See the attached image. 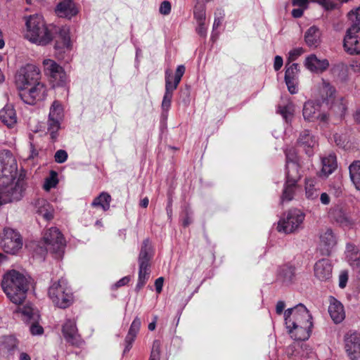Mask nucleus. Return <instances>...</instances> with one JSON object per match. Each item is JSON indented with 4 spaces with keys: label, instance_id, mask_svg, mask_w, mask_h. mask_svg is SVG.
I'll return each instance as SVG.
<instances>
[{
    "label": "nucleus",
    "instance_id": "36",
    "mask_svg": "<svg viewBox=\"0 0 360 360\" xmlns=\"http://www.w3.org/2000/svg\"><path fill=\"white\" fill-rule=\"evenodd\" d=\"M330 110L337 116L343 117L347 111V103L342 97L335 98L329 104Z\"/></svg>",
    "mask_w": 360,
    "mask_h": 360
},
{
    "label": "nucleus",
    "instance_id": "40",
    "mask_svg": "<svg viewBox=\"0 0 360 360\" xmlns=\"http://www.w3.org/2000/svg\"><path fill=\"white\" fill-rule=\"evenodd\" d=\"M111 201L110 195L107 193H101L91 202L94 207H101L103 211H107L110 208Z\"/></svg>",
    "mask_w": 360,
    "mask_h": 360
},
{
    "label": "nucleus",
    "instance_id": "50",
    "mask_svg": "<svg viewBox=\"0 0 360 360\" xmlns=\"http://www.w3.org/2000/svg\"><path fill=\"white\" fill-rule=\"evenodd\" d=\"M303 53L304 50L302 48H296L290 51L288 53L286 63H290V64H292V62L295 61Z\"/></svg>",
    "mask_w": 360,
    "mask_h": 360
},
{
    "label": "nucleus",
    "instance_id": "10",
    "mask_svg": "<svg viewBox=\"0 0 360 360\" xmlns=\"http://www.w3.org/2000/svg\"><path fill=\"white\" fill-rule=\"evenodd\" d=\"M18 166L15 158L8 150L0 152V182L17 176Z\"/></svg>",
    "mask_w": 360,
    "mask_h": 360
},
{
    "label": "nucleus",
    "instance_id": "4",
    "mask_svg": "<svg viewBox=\"0 0 360 360\" xmlns=\"http://www.w3.org/2000/svg\"><path fill=\"white\" fill-rule=\"evenodd\" d=\"M49 296L53 302L60 308H66L72 302L71 290L65 279L54 282L49 289Z\"/></svg>",
    "mask_w": 360,
    "mask_h": 360
},
{
    "label": "nucleus",
    "instance_id": "7",
    "mask_svg": "<svg viewBox=\"0 0 360 360\" xmlns=\"http://www.w3.org/2000/svg\"><path fill=\"white\" fill-rule=\"evenodd\" d=\"M63 117L64 110L61 103L58 101H54L50 107L47 120V134L53 141L58 136V131L61 128Z\"/></svg>",
    "mask_w": 360,
    "mask_h": 360
},
{
    "label": "nucleus",
    "instance_id": "11",
    "mask_svg": "<svg viewBox=\"0 0 360 360\" xmlns=\"http://www.w3.org/2000/svg\"><path fill=\"white\" fill-rule=\"evenodd\" d=\"M304 214L298 209L288 211L286 217L278 223L277 230L279 232L290 233L299 229L304 219Z\"/></svg>",
    "mask_w": 360,
    "mask_h": 360
},
{
    "label": "nucleus",
    "instance_id": "59",
    "mask_svg": "<svg viewBox=\"0 0 360 360\" xmlns=\"http://www.w3.org/2000/svg\"><path fill=\"white\" fill-rule=\"evenodd\" d=\"M309 2H314V0H292L293 6H297L301 8L306 9Z\"/></svg>",
    "mask_w": 360,
    "mask_h": 360
},
{
    "label": "nucleus",
    "instance_id": "55",
    "mask_svg": "<svg viewBox=\"0 0 360 360\" xmlns=\"http://www.w3.org/2000/svg\"><path fill=\"white\" fill-rule=\"evenodd\" d=\"M55 161L58 163H63L68 159V153L64 150H58L54 155Z\"/></svg>",
    "mask_w": 360,
    "mask_h": 360
},
{
    "label": "nucleus",
    "instance_id": "51",
    "mask_svg": "<svg viewBox=\"0 0 360 360\" xmlns=\"http://www.w3.org/2000/svg\"><path fill=\"white\" fill-rule=\"evenodd\" d=\"M30 323V331L32 335H41L44 333V328L38 323V321Z\"/></svg>",
    "mask_w": 360,
    "mask_h": 360
},
{
    "label": "nucleus",
    "instance_id": "52",
    "mask_svg": "<svg viewBox=\"0 0 360 360\" xmlns=\"http://www.w3.org/2000/svg\"><path fill=\"white\" fill-rule=\"evenodd\" d=\"M286 86L289 92L292 94H297L298 91V80L285 79Z\"/></svg>",
    "mask_w": 360,
    "mask_h": 360
},
{
    "label": "nucleus",
    "instance_id": "9",
    "mask_svg": "<svg viewBox=\"0 0 360 360\" xmlns=\"http://www.w3.org/2000/svg\"><path fill=\"white\" fill-rule=\"evenodd\" d=\"M44 72L53 86L66 84L68 77L63 68L52 59H44L42 62Z\"/></svg>",
    "mask_w": 360,
    "mask_h": 360
},
{
    "label": "nucleus",
    "instance_id": "17",
    "mask_svg": "<svg viewBox=\"0 0 360 360\" xmlns=\"http://www.w3.org/2000/svg\"><path fill=\"white\" fill-rule=\"evenodd\" d=\"M337 237L330 229L322 232L319 236V250L322 255L328 256L337 245Z\"/></svg>",
    "mask_w": 360,
    "mask_h": 360
},
{
    "label": "nucleus",
    "instance_id": "39",
    "mask_svg": "<svg viewBox=\"0 0 360 360\" xmlns=\"http://www.w3.org/2000/svg\"><path fill=\"white\" fill-rule=\"evenodd\" d=\"M349 176L357 190L360 191V161H354L349 167Z\"/></svg>",
    "mask_w": 360,
    "mask_h": 360
},
{
    "label": "nucleus",
    "instance_id": "61",
    "mask_svg": "<svg viewBox=\"0 0 360 360\" xmlns=\"http://www.w3.org/2000/svg\"><path fill=\"white\" fill-rule=\"evenodd\" d=\"M283 64V58L280 56H276L274 58V68L276 71L279 70Z\"/></svg>",
    "mask_w": 360,
    "mask_h": 360
},
{
    "label": "nucleus",
    "instance_id": "62",
    "mask_svg": "<svg viewBox=\"0 0 360 360\" xmlns=\"http://www.w3.org/2000/svg\"><path fill=\"white\" fill-rule=\"evenodd\" d=\"M196 32L198 34L202 37H205L207 34V28L205 25V22L198 23V27L196 28Z\"/></svg>",
    "mask_w": 360,
    "mask_h": 360
},
{
    "label": "nucleus",
    "instance_id": "1",
    "mask_svg": "<svg viewBox=\"0 0 360 360\" xmlns=\"http://www.w3.org/2000/svg\"><path fill=\"white\" fill-rule=\"evenodd\" d=\"M29 278L16 270H11L3 277L1 287L7 298L16 305L22 304L29 290Z\"/></svg>",
    "mask_w": 360,
    "mask_h": 360
},
{
    "label": "nucleus",
    "instance_id": "42",
    "mask_svg": "<svg viewBox=\"0 0 360 360\" xmlns=\"http://www.w3.org/2000/svg\"><path fill=\"white\" fill-rule=\"evenodd\" d=\"M346 256L350 265L359 266L360 264L359 257L358 256V250L353 244H347L346 247Z\"/></svg>",
    "mask_w": 360,
    "mask_h": 360
},
{
    "label": "nucleus",
    "instance_id": "5",
    "mask_svg": "<svg viewBox=\"0 0 360 360\" xmlns=\"http://www.w3.org/2000/svg\"><path fill=\"white\" fill-rule=\"evenodd\" d=\"M284 318L287 328L297 327V326L303 324L312 326V317L306 307L302 304H299L285 310Z\"/></svg>",
    "mask_w": 360,
    "mask_h": 360
},
{
    "label": "nucleus",
    "instance_id": "58",
    "mask_svg": "<svg viewBox=\"0 0 360 360\" xmlns=\"http://www.w3.org/2000/svg\"><path fill=\"white\" fill-rule=\"evenodd\" d=\"M224 18V13L222 11H219V16H215L213 23V32L217 30L221 25Z\"/></svg>",
    "mask_w": 360,
    "mask_h": 360
},
{
    "label": "nucleus",
    "instance_id": "22",
    "mask_svg": "<svg viewBox=\"0 0 360 360\" xmlns=\"http://www.w3.org/2000/svg\"><path fill=\"white\" fill-rule=\"evenodd\" d=\"M297 144L305 150L307 155L311 156L314 154V148L316 147L317 141L308 130H304L300 133Z\"/></svg>",
    "mask_w": 360,
    "mask_h": 360
},
{
    "label": "nucleus",
    "instance_id": "13",
    "mask_svg": "<svg viewBox=\"0 0 360 360\" xmlns=\"http://www.w3.org/2000/svg\"><path fill=\"white\" fill-rule=\"evenodd\" d=\"M20 96L24 103L34 105L37 102L43 101L46 96V88L39 82L34 84L30 89H25L20 93Z\"/></svg>",
    "mask_w": 360,
    "mask_h": 360
},
{
    "label": "nucleus",
    "instance_id": "19",
    "mask_svg": "<svg viewBox=\"0 0 360 360\" xmlns=\"http://www.w3.org/2000/svg\"><path fill=\"white\" fill-rule=\"evenodd\" d=\"M315 277L321 281H328L332 278L333 267L326 259L317 261L314 267Z\"/></svg>",
    "mask_w": 360,
    "mask_h": 360
},
{
    "label": "nucleus",
    "instance_id": "47",
    "mask_svg": "<svg viewBox=\"0 0 360 360\" xmlns=\"http://www.w3.org/2000/svg\"><path fill=\"white\" fill-rule=\"evenodd\" d=\"M173 78L172 74L169 70L165 72V92L172 94L173 91L176 89V85L172 83V79Z\"/></svg>",
    "mask_w": 360,
    "mask_h": 360
},
{
    "label": "nucleus",
    "instance_id": "38",
    "mask_svg": "<svg viewBox=\"0 0 360 360\" xmlns=\"http://www.w3.org/2000/svg\"><path fill=\"white\" fill-rule=\"evenodd\" d=\"M297 186V183L285 181L283 193L281 197V203L290 202L293 199Z\"/></svg>",
    "mask_w": 360,
    "mask_h": 360
},
{
    "label": "nucleus",
    "instance_id": "24",
    "mask_svg": "<svg viewBox=\"0 0 360 360\" xmlns=\"http://www.w3.org/2000/svg\"><path fill=\"white\" fill-rule=\"evenodd\" d=\"M328 312L335 323H341L345 318V312L342 304L333 297H330Z\"/></svg>",
    "mask_w": 360,
    "mask_h": 360
},
{
    "label": "nucleus",
    "instance_id": "56",
    "mask_svg": "<svg viewBox=\"0 0 360 360\" xmlns=\"http://www.w3.org/2000/svg\"><path fill=\"white\" fill-rule=\"evenodd\" d=\"M159 11L161 14L167 15L171 12V4L168 1H164L161 3Z\"/></svg>",
    "mask_w": 360,
    "mask_h": 360
},
{
    "label": "nucleus",
    "instance_id": "20",
    "mask_svg": "<svg viewBox=\"0 0 360 360\" xmlns=\"http://www.w3.org/2000/svg\"><path fill=\"white\" fill-rule=\"evenodd\" d=\"M345 350L350 360H360V335L354 333L345 340Z\"/></svg>",
    "mask_w": 360,
    "mask_h": 360
},
{
    "label": "nucleus",
    "instance_id": "60",
    "mask_svg": "<svg viewBox=\"0 0 360 360\" xmlns=\"http://www.w3.org/2000/svg\"><path fill=\"white\" fill-rule=\"evenodd\" d=\"M194 17L197 20L198 23H202L205 22V12L204 10L195 11L194 12Z\"/></svg>",
    "mask_w": 360,
    "mask_h": 360
},
{
    "label": "nucleus",
    "instance_id": "28",
    "mask_svg": "<svg viewBox=\"0 0 360 360\" xmlns=\"http://www.w3.org/2000/svg\"><path fill=\"white\" fill-rule=\"evenodd\" d=\"M141 327V320L139 317H136L132 321L129 332L125 338V347L124 349V354L128 352L135 340L137 333H139Z\"/></svg>",
    "mask_w": 360,
    "mask_h": 360
},
{
    "label": "nucleus",
    "instance_id": "34",
    "mask_svg": "<svg viewBox=\"0 0 360 360\" xmlns=\"http://www.w3.org/2000/svg\"><path fill=\"white\" fill-rule=\"evenodd\" d=\"M152 246L148 239L143 240L139 257V265L149 266V261L152 257Z\"/></svg>",
    "mask_w": 360,
    "mask_h": 360
},
{
    "label": "nucleus",
    "instance_id": "41",
    "mask_svg": "<svg viewBox=\"0 0 360 360\" xmlns=\"http://www.w3.org/2000/svg\"><path fill=\"white\" fill-rule=\"evenodd\" d=\"M295 276L294 268L288 264H285L279 267L278 271V278L283 282H290Z\"/></svg>",
    "mask_w": 360,
    "mask_h": 360
},
{
    "label": "nucleus",
    "instance_id": "2",
    "mask_svg": "<svg viewBox=\"0 0 360 360\" xmlns=\"http://www.w3.org/2000/svg\"><path fill=\"white\" fill-rule=\"evenodd\" d=\"M25 20L26 27L25 37L30 42L39 46H46L53 40V32L41 15L34 14L26 16Z\"/></svg>",
    "mask_w": 360,
    "mask_h": 360
},
{
    "label": "nucleus",
    "instance_id": "45",
    "mask_svg": "<svg viewBox=\"0 0 360 360\" xmlns=\"http://www.w3.org/2000/svg\"><path fill=\"white\" fill-rule=\"evenodd\" d=\"M278 111L286 122L291 121L295 111L294 105L288 103L284 106H279Z\"/></svg>",
    "mask_w": 360,
    "mask_h": 360
},
{
    "label": "nucleus",
    "instance_id": "14",
    "mask_svg": "<svg viewBox=\"0 0 360 360\" xmlns=\"http://www.w3.org/2000/svg\"><path fill=\"white\" fill-rule=\"evenodd\" d=\"M302 114L304 120L309 122L326 123L328 120V115L321 110L319 103L313 101H307L304 103Z\"/></svg>",
    "mask_w": 360,
    "mask_h": 360
},
{
    "label": "nucleus",
    "instance_id": "27",
    "mask_svg": "<svg viewBox=\"0 0 360 360\" xmlns=\"http://www.w3.org/2000/svg\"><path fill=\"white\" fill-rule=\"evenodd\" d=\"M0 120L9 128H13L16 125L18 118L12 105H6L0 110Z\"/></svg>",
    "mask_w": 360,
    "mask_h": 360
},
{
    "label": "nucleus",
    "instance_id": "25",
    "mask_svg": "<svg viewBox=\"0 0 360 360\" xmlns=\"http://www.w3.org/2000/svg\"><path fill=\"white\" fill-rule=\"evenodd\" d=\"M304 65L312 72H322L329 66V62L327 59H319L316 55H310L305 61Z\"/></svg>",
    "mask_w": 360,
    "mask_h": 360
},
{
    "label": "nucleus",
    "instance_id": "37",
    "mask_svg": "<svg viewBox=\"0 0 360 360\" xmlns=\"http://www.w3.org/2000/svg\"><path fill=\"white\" fill-rule=\"evenodd\" d=\"M16 312L20 313L22 319L26 322L36 321L39 319L38 311L31 304H26L22 308L18 309Z\"/></svg>",
    "mask_w": 360,
    "mask_h": 360
},
{
    "label": "nucleus",
    "instance_id": "64",
    "mask_svg": "<svg viewBox=\"0 0 360 360\" xmlns=\"http://www.w3.org/2000/svg\"><path fill=\"white\" fill-rule=\"evenodd\" d=\"M320 201L324 205H328L330 202V198L326 193H322L320 196Z\"/></svg>",
    "mask_w": 360,
    "mask_h": 360
},
{
    "label": "nucleus",
    "instance_id": "26",
    "mask_svg": "<svg viewBox=\"0 0 360 360\" xmlns=\"http://www.w3.org/2000/svg\"><path fill=\"white\" fill-rule=\"evenodd\" d=\"M34 207L36 212L46 221H50L53 218L54 209L46 200L44 198L36 200L34 202Z\"/></svg>",
    "mask_w": 360,
    "mask_h": 360
},
{
    "label": "nucleus",
    "instance_id": "12",
    "mask_svg": "<svg viewBox=\"0 0 360 360\" xmlns=\"http://www.w3.org/2000/svg\"><path fill=\"white\" fill-rule=\"evenodd\" d=\"M0 245L6 253L15 255L22 246V241L18 232L10 228L4 229Z\"/></svg>",
    "mask_w": 360,
    "mask_h": 360
},
{
    "label": "nucleus",
    "instance_id": "35",
    "mask_svg": "<svg viewBox=\"0 0 360 360\" xmlns=\"http://www.w3.org/2000/svg\"><path fill=\"white\" fill-rule=\"evenodd\" d=\"M317 181L314 178L304 179L305 196L308 200H316L319 196V188H316Z\"/></svg>",
    "mask_w": 360,
    "mask_h": 360
},
{
    "label": "nucleus",
    "instance_id": "31",
    "mask_svg": "<svg viewBox=\"0 0 360 360\" xmlns=\"http://www.w3.org/2000/svg\"><path fill=\"white\" fill-rule=\"evenodd\" d=\"M304 41L309 47L316 48L321 44V32L316 26L310 27L304 34Z\"/></svg>",
    "mask_w": 360,
    "mask_h": 360
},
{
    "label": "nucleus",
    "instance_id": "46",
    "mask_svg": "<svg viewBox=\"0 0 360 360\" xmlns=\"http://www.w3.org/2000/svg\"><path fill=\"white\" fill-rule=\"evenodd\" d=\"M58 183V174L55 171H51L49 177L45 179L43 188L45 191H49L51 188H55Z\"/></svg>",
    "mask_w": 360,
    "mask_h": 360
},
{
    "label": "nucleus",
    "instance_id": "30",
    "mask_svg": "<svg viewBox=\"0 0 360 360\" xmlns=\"http://www.w3.org/2000/svg\"><path fill=\"white\" fill-rule=\"evenodd\" d=\"M312 326L307 324L299 325L297 327L288 328L292 338L297 341H304L309 338V333Z\"/></svg>",
    "mask_w": 360,
    "mask_h": 360
},
{
    "label": "nucleus",
    "instance_id": "3",
    "mask_svg": "<svg viewBox=\"0 0 360 360\" xmlns=\"http://www.w3.org/2000/svg\"><path fill=\"white\" fill-rule=\"evenodd\" d=\"M26 188L27 184L20 176L0 182V206L21 200Z\"/></svg>",
    "mask_w": 360,
    "mask_h": 360
},
{
    "label": "nucleus",
    "instance_id": "43",
    "mask_svg": "<svg viewBox=\"0 0 360 360\" xmlns=\"http://www.w3.org/2000/svg\"><path fill=\"white\" fill-rule=\"evenodd\" d=\"M299 72L300 69L297 63H285V79L298 80Z\"/></svg>",
    "mask_w": 360,
    "mask_h": 360
},
{
    "label": "nucleus",
    "instance_id": "32",
    "mask_svg": "<svg viewBox=\"0 0 360 360\" xmlns=\"http://www.w3.org/2000/svg\"><path fill=\"white\" fill-rule=\"evenodd\" d=\"M335 90L334 87L328 82L323 80L319 86V95L322 101L329 104V103L335 98Z\"/></svg>",
    "mask_w": 360,
    "mask_h": 360
},
{
    "label": "nucleus",
    "instance_id": "48",
    "mask_svg": "<svg viewBox=\"0 0 360 360\" xmlns=\"http://www.w3.org/2000/svg\"><path fill=\"white\" fill-rule=\"evenodd\" d=\"M348 18L352 22V26H356L360 30V7L356 8L355 10H352L348 13Z\"/></svg>",
    "mask_w": 360,
    "mask_h": 360
},
{
    "label": "nucleus",
    "instance_id": "53",
    "mask_svg": "<svg viewBox=\"0 0 360 360\" xmlns=\"http://www.w3.org/2000/svg\"><path fill=\"white\" fill-rule=\"evenodd\" d=\"M285 153L286 156V165L288 162H299L298 158L293 148L285 150Z\"/></svg>",
    "mask_w": 360,
    "mask_h": 360
},
{
    "label": "nucleus",
    "instance_id": "57",
    "mask_svg": "<svg viewBox=\"0 0 360 360\" xmlns=\"http://www.w3.org/2000/svg\"><path fill=\"white\" fill-rule=\"evenodd\" d=\"M314 2L318 3L326 10H331L335 8V4L330 0H314Z\"/></svg>",
    "mask_w": 360,
    "mask_h": 360
},
{
    "label": "nucleus",
    "instance_id": "29",
    "mask_svg": "<svg viewBox=\"0 0 360 360\" xmlns=\"http://www.w3.org/2000/svg\"><path fill=\"white\" fill-rule=\"evenodd\" d=\"M300 169L299 162H288L285 165V181L297 184L302 177Z\"/></svg>",
    "mask_w": 360,
    "mask_h": 360
},
{
    "label": "nucleus",
    "instance_id": "54",
    "mask_svg": "<svg viewBox=\"0 0 360 360\" xmlns=\"http://www.w3.org/2000/svg\"><path fill=\"white\" fill-rule=\"evenodd\" d=\"M172 98V94L165 93L162 101V108L164 111L167 112L171 106V101Z\"/></svg>",
    "mask_w": 360,
    "mask_h": 360
},
{
    "label": "nucleus",
    "instance_id": "18",
    "mask_svg": "<svg viewBox=\"0 0 360 360\" xmlns=\"http://www.w3.org/2000/svg\"><path fill=\"white\" fill-rule=\"evenodd\" d=\"M62 333L65 340L74 345H79L81 338L78 333L75 320L68 319L62 327Z\"/></svg>",
    "mask_w": 360,
    "mask_h": 360
},
{
    "label": "nucleus",
    "instance_id": "33",
    "mask_svg": "<svg viewBox=\"0 0 360 360\" xmlns=\"http://www.w3.org/2000/svg\"><path fill=\"white\" fill-rule=\"evenodd\" d=\"M71 46L70 37L69 32L66 29H62L56 40L55 49L56 50L69 49Z\"/></svg>",
    "mask_w": 360,
    "mask_h": 360
},
{
    "label": "nucleus",
    "instance_id": "21",
    "mask_svg": "<svg viewBox=\"0 0 360 360\" xmlns=\"http://www.w3.org/2000/svg\"><path fill=\"white\" fill-rule=\"evenodd\" d=\"M321 169L319 173L321 178H327L337 169V158L334 153H330L321 157Z\"/></svg>",
    "mask_w": 360,
    "mask_h": 360
},
{
    "label": "nucleus",
    "instance_id": "49",
    "mask_svg": "<svg viewBox=\"0 0 360 360\" xmlns=\"http://www.w3.org/2000/svg\"><path fill=\"white\" fill-rule=\"evenodd\" d=\"M160 342L155 340L153 343L150 356L149 360H159L160 354Z\"/></svg>",
    "mask_w": 360,
    "mask_h": 360
},
{
    "label": "nucleus",
    "instance_id": "23",
    "mask_svg": "<svg viewBox=\"0 0 360 360\" xmlns=\"http://www.w3.org/2000/svg\"><path fill=\"white\" fill-rule=\"evenodd\" d=\"M56 12L59 17L70 19L77 14L78 9L72 0H61L56 6Z\"/></svg>",
    "mask_w": 360,
    "mask_h": 360
},
{
    "label": "nucleus",
    "instance_id": "6",
    "mask_svg": "<svg viewBox=\"0 0 360 360\" xmlns=\"http://www.w3.org/2000/svg\"><path fill=\"white\" fill-rule=\"evenodd\" d=\"M40 79V70L33 64H27L22 67L15 77V84L21 91L34 84L39 83Z\"/></svg>",
    "mask_w": 360,
    "mask_h": 360
},
{
    "label": "nucleus",
    "instance_id": "63",
    "mask_svg": "<svg viewBox=\"0 0 360 360\" xmlns=\"http://www.w3.org/2000/svg\"><path fill=\"white\" fill-rule=\"evenodd\" d=\"M163 283H164V278L162 277H159L158 278H157L155 280V290L158 293H160L162 292V287H163Z\"/></svg>",
    "mask_w": 360,
    "mask_h": 360
},
{
    "label": "nucleus",
    "instance_id": "16",
    "mask_svg": "<svg viewBox=\"0 0 360 360\" xmlns=\"http://www.w3.org/2000/svg\"><path fill=\"white\" fill-rule=\"evenodd\" d=\"M328 217L341 226L350 228L355 224L354 219L350 212L341 205L331 207L328 212Z\"/></svg>",
    "mask_w": 360,
    "mask_h": 360
},
{
    "label": "nucleus",
    "instance_id": "44",
    "mask_svg": "<svg viewBox=\"0 0 360 360\" xmlns=\"http://www.w3.org/2000/svg\"><path fill=\"white\" fill-rule=\"evenodd\" d=\"M148 266L143 264L139 265V278L136 286V290L138 291L144 286L149 278Z\"/></svg>",
    "mask_w": 360,
    "mask_h": 360
},
{
    "label": "nucleus",
    "instance_id": "8",
    "mask_svg": "<svg viewBox=\"0 0 360 360\" xmlns=\"http://www.w3.org/2000/svg\"><path fill=\"white\" fill-rule=\"evenodd\" d=\"M43 240L47 251L55 254L56 257H62L65 246L63 234L56 227L49 229L44 234Z\"/></svg>",
    "mask_w": 360,
    "mask_h": 360
},
{
    "label": "nucleus",
    "instance_id": "15",
    "mask_svg": "<svg viewBox=\"0 0 360 360\" xmlns=\"http://www.w3.org/2000/svg\"><path fill=\"white\" fill-rule=\"evenodd\" d=\"M343 46L345 51L349 54H360V30L358 27L351 26L347 29Z\"/></svg>",
    "mask_w": 360,
    "mask_h": 360
}]
</instances>
